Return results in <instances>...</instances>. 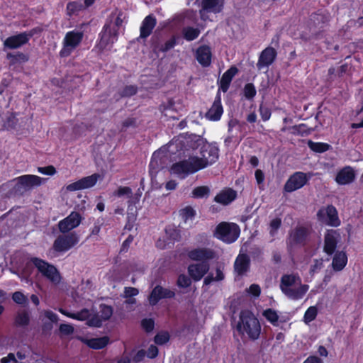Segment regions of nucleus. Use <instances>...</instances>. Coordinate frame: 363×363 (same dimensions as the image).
I'll use <instances>...</instances> for the list:
<instances>
[{"mask_svg": "<svg viewBox=\"0 0 363 363\" xmlns=\"http://www.w3.org/2000/svg\"><path fill=\"white\" fill-rule=\"evenodd\" d=\"M28 43L26 32L8 37L4 42V46L9 49H17Z\"/></svg>", "mask_w": 363, "mask_h": 363, "instance_id": "nucleus-21", "label": "nucleus"}, {"mask_svg": "<svg viewBox=\"0 0 363 363\" xmlns=\"http://www.w3.org/2000/svg\"><path fill=\"white\" fill-rule=\"evenodd\" d=\"M79 242V237L75 233L68 235H59L53 243V249L58 252H66L77 245Z\"/></svg>", "mask_w": 363, "mask_h": 363, "instance_id": "nucleus-12", "label": "nucleus"}, {"mask_svg": "<svg viewBox=\"0 0 363 363\" xmlns=\"http://www.w3.org/2000/svg\"><path fill=\"white\" fill-rule=\"evenodd\" d=\"M340 238L339 230L329 229L325 233L323 251L328 255H333L336 251Z\"/></svg>", "mask_w": 363, "mask_h": 363, "instance_id": "nucleus-16", "label": "nucleus"}, {"mask_svg": "<svg viewBox=\"0 0 363 363\" xmlns=\"http://www.w3.org/2000/svg\"><path fill=\"white\" fill-rule=\"evenodd\" d=\"M348 261L347 253L345 251H336L334 253L331 266L335 272L342 271L347 265Z\"/></svg>", "mask_w": 363, "mask_h": 363, "instance_id": "nucleus-29", "label": "nucleus"}, {"mask_svg": "<svg viewBox=\"0 0 363 363\" xmlns=\"http://www.w3.org/2000/svg\"><path fill=\"white\" fill-rule=\"evenodd\" d=\"M286 130H290V133L294 135L301 137L308 136L313 131V128H308L305 123H300L289 128L284 127L281 128V131L283 132Z\"/></svg>", "mask_w": 363, "mask_h": 363, "instance_id": "nucleus-31", "label": "nucleus"}, {"mask_svg": "<svg viewBox=\"0 0 363 363\" xmlns=\"http://www.w3.org/2000/svg\"><path fill=\"white\" fill-rule=\"evenodd\" d=\"M82 221V216L79 212L72 211L68 216L58 223V228L61 233H65L79 226Z\"/></svg>", "mask_w": 363, "mask_h": 363, "instance_id": "nucleus-18", "label": "nucleus"}, {"mask_svg": "<svg viewBox=\"0 0 363 363\" xmlns=\"http://www.w3.org/2000/svg\"><path fill=\"white\" fill-rule=\"evenodd\" d=\"M225 0H202L201 1V13L202 10L207 12L219 13L224 9Z\"/></svg>", "mask_w": 363, "mask_h": 363, "instance_id": "nucleus-27", "label": "nucleus"}, {"mask_svg": "<svg viewBox=\"0 0 363 363\" xmlns=\"http://www.w3.org/2000/svg\"><path fill=\"white\" fill-rule=\"evenodd\" d=\"M146 356V351L143 349L138 350L132 357L133 363H139L142 362Z\"/></svg>", "mask_w": 363, "mask_h": 363, "instance_id": "nucleus-63", "label": "nucleus"}, {"mask_svg": "<svg viewBox=\"0 0 363 363\" xmlns=\"http://www.w3.org/2000/svg\"><path fill=\"white\" fill-rule=\"evenodd\" d=\"M262 315L265 319L274 326H278L279 315L273 308H267L262 313Z\"/></svg>", "mask_w": 363, "mask_h": 363, "instance_id": "nucleus-41", "label": "nucleus"}, {"mask_svg": "<svg viewBox=\"0 0 363 363\" xmlns=\"http://www.w3.org/2000/svg\"><path fill=\"white\" fill-rule=\"evenodd\" d=\"M139 294V290L135 287H125L123 297L125 298L136 296Z\"/></svg>", "mask_w": 363, "mask_h": 363, "instance_id": "nucleus-60", "label": "nucleus"}, {"mask_svg": "<svg viewBox=\"0 0 363 363\" xmlns=\"http://www.w3.org/2000/svg\"><path fill=\"white\" fill-rule=\"evenodd\" d=\"M164 231L169 243H174L180 240L181 230L174 225H169L166 226Z\"/></svg>", "mask_w": 363, "mask_h": 363, "instance_id": "nucleus-33", "label": "nucleus"}, {"mask_svg": "<svg viewBox=\"0 0 363 363\" xmlns=\"http://www.w3.org/2000/svg\"><path fill=\"white\" fill-rule=\"evenodd\" d=\"M84 38L82 31L73 30L68 31L63 39L62 48L60 51L61 57L69 56L82 43Z\"/></svg>", "mask_w": 363, "mask_h": 363, "instance_id": "nucleus-5", "label": "nucleus"}, {"mask_svg": "<svg viewBox=\"0 0 363 363\" xmlns=\"http://www.w3.org/2000/svg\"><path fill=\"white\" fill-rule=\"evenodd\" d=\"M38 172L40 174L52 176L56 173V169L52 165L38 167Z\"/></svg>", "mask_w": 363, "mask_h": 363, "instance_id": "nucleus-58", "label": "nucleus"}, {"mask_svg": "<svg viewBox=\"0 0 363 363\" xmlns=\"http://www.w3.org/2000/svg\"><path fill=\"white\" fill-rule=\"evenodd\" d=\"M177 37L173 35L169 40H167L164 44L161 45L159 50L162 52H167L177 44Z\"/></svg>", "mask_w": 363, "mask_h": 363, "instance_id": "nucleus-49", "label": "nucleus"}, {"mask_svg": "<svg viewBox=\"0 0 363 363\" xmlns=\"http://www.w3.org/2000/svg\"><path fill=\"white\" fill-rule=\"evenodd\" d=\"M182 34L186 40L192 41L199 36L200 30L191 26H186L183 28Z\"/></svg>", "mask_w": 363, "mask_h": 363, "instance_id": "nucleus-38", "label": "nucleus"}, {"mask_svg": "<svg viewBox=\"0 0 363 363\" xmlns=\"http://www.w3.org/2000/svg\"><path fill=\"white\" fill-rule=\"evenodd\" d=\"M159 350L155 345H150L146 352V356L150 359H155L157 357Z\"/></svg>", "mask_w": 363, "mask_h": 363, "instance_id": "nucleus-61", "label": "nucleus"}, {"mask_svg": "<svg viewBox=\"0 0 363 363\" xmlns=\"http://www.w3.org/2000/svg\"><path fill=\"white\" fill-rule=\"evenodd\" d=\"M196 59L203 67L211 65L212 60V52L208 45H203L199 46L196 51Z\"/></svg>", "mask_w": 363, "mask_h": 363, "instance_id": "nucleus-20", "label": "nucleus"}, {"mask_svg": "<svg viewBox=\"0 0 363 363\" xmlns=\"http://www.w3.org/2000/svg\"><path fill=\"white\" fill-rule=\"evenodd\" d=\"M201 170L194 157L174 163L170 168L171 173L180 179L186 178L189 174Z\"/></svg>", "mask_w": 363, "mask_h": 363, "instance_id": "nucleus-7", "label": "nucleus"}, {"mask_svg": "<svg viewBox=\"0 0 363 363\" xmlns=\"http://www.w3.org/2000/svg\"><path fill=\"white\" fill-rule=\"evenodd\" d=\"M310 231L305 226H296L289 233L286 240L289 250L296 247H304L307 244Z\"/></svg>", "mask_w": 363, "mask_h": 363, "instance_id": "nucleus-8", "label": "nucleus"}, {"mask_svg": "<svg viewBox=\"0 0 363 363\" xmlns=\"http://www.w3.org/2000/svg\"><path fill=\"white\" fill-rule=\"evenodd\" d=\"M308 286L302 284L298 274H284L280 280L281 292L291 300L301 299L308 290Z\"/></svg>", "mask_w": 363, "mask_h": 363, "instance_id": "nucleus-2", "label": "nucleus"}, {"mask_svg": "<svg viewBox=\"0 0 363 363\" xmlns=\"http://www.w3.org/2000/svg\"><path fill=\"white\" fill-rule=\"evenodd\" d=\"M84 9V4L82 0H77L74 1L69 2L67 4L66 11L67 15L69 17L72 16H77L79 13Z\"/></svg>", "mask_w": 363, "mask_h": 363, "instance_id": "nucleus-35", "label": "nucleus"}, {"mask_svg": "<svg viewBox=\"0 0 363 363\" xmlns=\"http://www.w3.org/2000/svg\"><path fill=\"white\" fill-rule=\"evenodd\" d=\"M174 296L175 292L174 291L157 284L152 289L147 299L150 305L155 306L160 300L164 298H173Z\"/></svg>", "mask_w": 363, "mask_h": 363, "instance_id": "nucleus-14", "label": "nucleus"}, {"mask_svg": "<svg viewBox=\"0 0 363 363\" xmlns=\"http://www.w3.org/2000/svg\"><path fill=\"white\" fill-rule=\"evenodd\" d=\"M191 277L186 276L184 274H181L178 276L177 280V285L179 288H188L191 285Z\"/></svg>", "mask_w": 363, "mask_h": 363, "instance_id": "nucleus-52", "label": "nucleus"}, {"mask_svg": "<svg viewBox=\"0 0 363 363\" xmlns=\"http://www.w3.org/2000/svg\"><path fill=\"white\" fill-rule=\"evenodd\" d=\"M318 315V308L316 306H310L306 311L303 315V320L306 323H309L314 320Z\"/></svg>", "mask_w": 363, "mask_h": 363, "instance_id": "nucleus-44", "label": "nucleus"}, {"mask_svg": "<svg viewBox=\"0 0 363 363\" xmlns=\"http://www.w3.org/2000/svg\"><path fill=\"white\" fill-rule=\"evenodd\" d=\"M116 195L118 197L123 196L124 195L130 197L132 196V190L128 186H120L116 192Z\"/></svg>", "mask_w": 363, "mask_h": 363, "instance_id": "nucleus-62", "label": "nucleus"}, {"mask_svg": "<svg viewBox=\"0 0 363 363\" xmlns=\"http://www.w3.org/2000/svg\"><path fill=\"white\" fill-rule=\"evenodd\" d=\"M236 330L242 338L247 337L251 341H255L259 338L261 325L257 318L250 311H241Z\"/></svg>", "mask_w": 363, "mask_h": 363, "instance_id": "nucleus-1", "label": "nucleus"}, {"mask_svg": "<svg viewBox=\"0 0 363 363\" xmlns=\"http://www.w3.org/2000/svg\"><path fill=\"white\" fill-rule=\"evenodd\" d=\"M100 175L94 173L90 176L82 177V179L68 184L66 189L68 191H76L86 189L94 186L99 179Z\"/></svg>", "mask_w": 363, "mask_h": 363, "instance_id": "nucleus-17", "label": "nucleus"}, {"mask_svg": "<svg viewBox=\"0 0 363 363\" xmlns=\"http://www.w3.org/2000/svg\"><path fill=\"white\" fill-rule=\"evenodd\" d=\"M223 113V108L221 104V97L218 93L215 97L211 107L206 113V118L212 121H218L220 119Z\"/></svg>", "mask_w": 363, "mask_h": 363, "instance_id": "nucleus-22", "label": "nucleus"}, {"mask_svg": "<svg viewBox=\"0 0 363 363\" xmlns=\"http://www.w3.org/2000/svg\"><path fill=\"white\" fill-rule=\"evenodd\" d=\"M162 169V161L161 159L159 157V153L155 152L152 155L149 164V174L151 177L152 181L156 178L157 173Z\"/></svg>", "mask_w": 363, "mask_h": 363, "instance_id": "nucleus-32", "label": "nucleus"}, {"mask_svg": "<svg viewBox=\"0 0 363 363\" xmlns=\"http://www.w3.org/2000/svg\"><path fill=\"white\" fill-rule=\"evenodd\" d=\"M82 342L88 346L89 348L94 350H101L106 347L109 342L110 338L108 336H103L100 337L93 338H82Z\"/></svg>", "mask_w": 363, "mask_h": 363, "instance_id": "nucleus-28", "label": "nucleus"}, {"mask_svg": "<svg viewBox=\"0 0 363 363\" xmlns=\"http://www.w3.org/2000/svg\"><path fill=\"white\" fill-rule=\"evenodd\" d=\"M12 299L16 303L23 306H27L28 304V298L21 291L13 293Z\"/></svg>", "mask_w": 363, "mask_h": 363, "instance_id": "nucleus-46", "label": "nucleus"}, {"mask_svg": "<svg viewBox=\"0 0 363 363\" xmlns=\"http://www.w3.org/2000/svg\"><path fill=\"white\" fill-rule=\"evenodd\" d=\"M247 292L255 297H258L261 294V288L258 284H252L247 289Z\"/></svg>", "mask_w": 363, "mask_h": 363, "instance_id": "nucleus-64", "label": "nucleus"}, {"mask_svg": "<svg viewBox=\"0 0 363 363\" xmlns=\"http://www.w3.org/2000/svg\"><path fill=\"white\" fill-rule=\"evenodd\" d=\"M90 316L91 313L89 310L87 308H83L80 311L73 313V315H70V318L83 321L87 320Z\"/></svg>", "mask_w": 363, "mask_h": 363, "instance_id": "nucleus-50", "label": "nucleus"}, {"mask_svg": "<svg viewBox=\"0 0 363 363\" xmlns=\"http://www.w3.org/2000/svg\"><path fill=\"white\" fill-rule=\"evenodd\" d=\"M238 72V69L235 66H231L228 69H227L218 80V83L219 90L222 91L223 93L227 92L233 77Z\"/></svg>", "mask_w": 363, "mask_h": 363, "instance_id": "nucleus-24", "label": "nucleus"}, {"mask_svg": "<svg viewBox=\"0 0 363 363\" xmlns=\"http://www.w3.org/2000/svg\"><path fill=\"white\" fill-rule=\"evenodd\" d=\"M312 174L303 172H296L292 174L284 186V191L291 193L304 186L311 179Z\"/></svg>", "mask_w": 363, "mask_h": 363, "instance_id": "nucleus-10", "label": "nucleus"}, {"mask_svg": "<svg viewBox=\"0 0 363 363\" xmlns=\"http://www.w3.org/2000/svg\"><path fill=\"white\" fill-rule=\"evenodd\" d=\"M259 111L262 120L263 121H267L268 120H269L271 115H272V111L269 107L264 106V105H260Z\"/></svg>", "mask_w": 363, "mask_h": 363, "instance_id": "nucleus-57", "label": "nucleus"}, {"mask_svg": "<svg viewBox=\"0 0 363 363\" xmlns=\"http://www.w3.org/2000/svg\"><path fill=\"white\" fill-rule=\"evenodd\" d=\"M188 257L199 262H206L217 259L218 255L216 252L208 247H197L189 250L187 253Z\"/></svg>", "mask_w": 363, "mask_h": 363, "instance_id": "nucleus-13", "label": "nucleus"}, {"mask_svg": "<svg viewBox=\"0 0 363 363\" xmlns=\"http://www.w3.org/2000/svg\"><path fill=\"white\" fill-rule=\"evenodd\" d=\"M216 277H213L211 273L208 274L203 279V285L207 286L211 284L213 281H220L225 279L223 270L220 267H216Z\"/></svg>", "mask_w": 363, "mask_h": 363, "instance_id": "nucleus-40", "label": "nucleus"}, {"mask_svg": "<svg viewBox=\"0 0 363 363\" xmlns=\"http://www.w3.org/2000/svg\"><path fill=\"white\" fill-rule=\"evenodd\" d=\"M210 189L206 186H200L194 189L192 196L194 198L200 199L208 196Z\"/></svg>", "mask_w": 363, "mask_h": 363, "instance_id": "nucleus-48", "label": "nucleus"}, {"mask_svg": "<svg viewBox=\"0 0 363 363\" xmlns=\"http://www.w3.org/2000/svg\"><path fill=\"white\" fill-rule=\"evenodd\" d=\"M18 122L15 113H8L3 120V128L6 130H11L16 128Z\"/></svg>", "mask_w": 363, "mask_h": 363, "instance_id": "nucleus-36", "label": "nucleus"}, {"mask_svg": "<svg viewBox=\"0 0 363 363\" xmlns=\"http://www.w3.org/2000/svg\"><path fill=\"white\" fill-rule=\"evenodd\" d=\"M170 340V335L166 330L158 332L154 337V342L157 345H163L167 343Z\"/></svg>", "mask_w": 363, "mask_h": 363, "instance_id": "nucleus-42", "label": "nucleus"}, {"mask_svg": "<svg viewBox=\"0 0 363 363\" xmlns=\"http://www.w3.org/2000/svg\"><path fill=\"white\" fill-rule=\"evenodd\" d=\"M157 24L156 18L150 14L147 16L143 21L140 28V37L141 38H147L150 36Z\"/></svg>", "mask_w": 363, "mask_h": 363, "instance_id": "nucleus-26", "label": "nucleus"}, {"mask_svg": "<svg viewBox=\"0 0 363 363\" xmlns=\"http://www.w3.org/2000/svg\"><path fill=\"white\" fill-rule=\"evenodd\" d=\"M182 218L186 222L188 220H192L196 216V211L190 206H187L179 211Z\"/></svg>", "mask_w": 363, "mask_h": 363, "instance_id": "nucleus-43", "label": "nucleus"}, {"mask_svg": "<svg viewBox=\"0 0 363 363\" xmlns=\"http://www.w3.org/2000/svg\"><path fill=\"white\" fill-rule=\"evenodd\" d=\"M101 318L103 320H108L113 315V307L104 303L100 305Z\"/></svg>", "mask_w": 363, "mask_h": 363, "instance_id": "nucleus-45", "label": "nucleus"}, {"mask_svg": "<svg viewBox=\"0 0 363 363\" xmlns=\"http://www.w3.org/2000/svg\"><path fill=\"white\" fill-rule=\"evenodd\" d=\"M59 331L65 335H70L74 333V327L70 324L62 323L59 327Z\"/></svg>", "mask_w": 363, "mask_h": 363, "instance_id": "nucleus-59", "label": "nucleus"}, {"mask_svg": "<svg viewBox=\"0 0 363 363\" xmlns=\"http://www.w3.org/2000/svg\"><path fill=\"white\" fill-rule=\"evenodd\" d=\"M277 57V51L275 48L268 46L264 48L259 54L257 67L259 70L266 69L267 70L276 60Z\"/></svg>", "mask_w": 363, "mask_h": 363, "instance_id": "nucleus-15", "label": "nucleus"}, {"mask_svg": "<svg viewBox=\"0 0 363 363\" xmlns=\"http://www.w3.org/2000/svg\"><path fill=\"white\" fill-rule=\"evenodd\" d=\"M281 225V219L280 218H275L270 221L269 223V235L272 237H274L278 230Z\"/></svg>", "mask_w": 363, "mask_h": 363, "instance_id": "nucleus-51", "label": "nucleus"}, {"mask_svg": "<svg viewBox=\"0 0 363 363\" xmlns=\"http://www.w3.org/2000/svg\"><path fill=\"white\" fill-rule=\"evenodd\" d=\"M209 269V263L203 262L189 264L187 272L194 281H199L208 273Z\"/></svg>", "mask_w": 363, "mask_h": 363, "instance_id": "nucleus-19", "label": "nucleus"}, {"mask_svg": "<svg viewBox=\"0 0 363 363\" xmlns=\"http://www.w3.org/2000/svg\"><path fill=\"white\" fill-rule=\"evenodd\" d=\"M141 327L146 333H151L155 328V320L152 318H143L141 320Z\"/></svg>", "mask_w": 363, "mask_h": 363, "instance_id": "nucleus-55", "label": "nucleus"}, {"mask_svg": "<svg viewBox=\"0 0 363 363\" xmlns=\"http://www.w3.org/2000/svg\"><path fill=\"white\" fill-rule=\"evenodd\" d=\"M30 262L37 268L38 272L50 281L53 283H58L60 281V273L54 265L38 257H32Z\"/></svg>", "mask_w": 363, "mask_h": 363, "instance_id": "nucleus-9", "label": "nucleus"}, {"mask_svg": "<svg viewBox=\"0 0 363 363\" xmlns=\"http://www.w3.org/2000/svg\"><path fill=\"white\" fill-rule=\"evenodd\" d=\"M308 147L313 152L323 153L330 148V145L325 143L313 142L311 140L308 141Z\"/></svg>", "mask_w": 363, "mask_h": 363, "instance_id": "nucleus-39", "label": "nucleus"}, {"mask_svg": "<svg viewBox=\"0 0 363 363\" xmlns=\"http://www.w3.org/2000/svg\"><path fill=\"white\" fill-rule=\"evenodd\" d=\"M355 179V172L350 166H346L341 169L335 177V181L338 184L345 185L352 183Z\"/></svg>", "mask_w": 363, "mask_h": 363, "instance_id": "nucleus-25", "label": "nucleus"}, {"mask_svg": "<svg viewBox=\"0 0 363 363\" xmlns=\"http://www.w3.org/2000/svg\"><path fill=\"white\" fill-rule=\"evenodd\" d=\"M201 157L194 156L196 163L201 169L216 163L219 158V147L217 143L203 142L199 144Z\"/></svg>", "mask_w": 363, "mask_h": 363, "instance_id": "nucleus-3", "label": "nucleus"}, {"mask_svg": "<svg viewBox=\"0 0 363 363\" xmlns=\"http://www.w3.org/2000/svg\"><path fill=\"white\" fill-rule=\"evenodd\" d=\"M15 325L17 327H26L30 323V315L27 311L18 312L14 319Z\"/></svg>", "mask_w": 363, "mask_h": 363, "instance_id": "nucleus-37", "label": "nucleus"}, {"mask_svg": "<svg viewBox=\"0 0 363 363\" xmlns=\"http://www.w3.org/2000/svg\"><path fill=\"white\" fill-rule=\"evenodd\" d=\"M102 318L96 313L88 318L86 323L89 326L99 328L102 325Z\"/></svg>", "mask_w": 363, "mask_h": 363, "instance_id": "nucleus-56", "label": "nucleus"}, {"mask_svg": "<svg viewBox=\"0 0 363 363\" xmlns=\"http://www.w3.org/2000/svg\"><path fill=\"white\" fill-rule=\"evenodd\" d=\"M244 96L247 99H252L257 93L255 86L252 83H247L244 86Z\"/></svg>", "mask_w": 363, "mask_h": 363, "instance_id": "nucleus-53", "label": "nucleus"}, {"mask_svg": "<svg viewBox=\"0 0 363 363\" xmlns=\"http://www.w3.org/2000/svg\"><path fill=\"white\" fill-rule=\"evenodd\" d=\"M240 230L236 223L222 222L215 230L214 235L226 243L234 242L239 237Z\"/></svg>", "mask_w": 363, "mask_h": 363, "instance_id": "nucleus-4", "label": "nucleus"}, {"mask_svg": "<svg viewBox=\"0 0 363 363\" xmlns=\"http://www.w3.org/2000/svg\"><path fill=\"white\" fill-rule=\"evenodd\" d=\"M317 218L319 221L329 226L338 227L341 224L337 211L332 204L320 208L317 212Z\"/></svg>", "mask_w": 363, "mask_h": 363, "instance_id": "nucleus-11", "label": "nucleus"}, {"mask_svg": "<svg viewBox=\"0 0 363 363\" xmlns=\"http://www.w3.org/2000/svg\"><path fill=\"white\" fill-rule=\"evenodd\" d=\"M138 92L136 85H126L119 92L121 97H130L135 95Z\"/></svg>", "mask_w": 363, "mask_h": 363, "instance_id": "nucleus-47", "label": "nucleus"}, {"mask_svg": "<svg viewBox=\"0 0 363 363\" xmlns=\"http://www.w3.org/2000/svg\"><path fill=\"white\" fill-rule=\"evenodd\" d=\"M47 179L34 174L21 175L16 179V184L13 187V191L15 194L23 195L26 191L40 186L43 182Z\"/></svg>", "mask_w": 363, "mask_h": 363, "instance_id": "nucleus-6", "label": "nucleus"}, {"mask_svg": "<svg viewBox=\"0 0 363 363\" xmlns=\"http://www.w3.org/2000/svg\"><path fill=\"white\" fill-rule=\"evenodd\" d=\"M237 197V192L228 188L219 192L214 198V201L226 206L233 202Z\"/></svg>", "mask_w": 363, "mask_h": 363, "instance_id": "nucleus-30", "label": "nucleus"}, {"mask_svg": "<svg viewBox=\"0 0 363 363\" xmlns=\"http://www.w3.org/2000/svg\"><path fill=\"white\" fill-rule=\"evenodd\" d=\"M138 127L137 118L128 117L122 122L121 130L125 132L129 128H135Z\"/></svg>", "mask_w": 363, "mask_h": 363, "instance_id": "nucleus-54", "label": "nucleus"}, {"mask_svg": "<svg viewBox=\"0 0 363 363\" xmlns=\"http://www.w3.org/2000/svg\"><path fill=\"white\" fill-rule=\"evenodd\" d=\"M250 268V258L245 254H239L234 262V270L240 276L246 274Z\"/></svg>", "mask_w": 363, "mask_h": 363, "instance_id": "nucleus-23", "label": "nucleus"}, {"mask_svg": "<svg viewBox=\"0 0 363 363\" xmlns=\"http://www.w3.org/2000/svg\"><path fill=\"white\" fill-rule=\"evenodd\" d=\"M110 28V24L106 23L101 33H99V48L101 50H104L106 47L111 44V38L108 35V30Z\"/></svg>", "mask_w": 363, "mask_h": 363, "instance_id": "nucleus-34", "label": "nucleus"}]
</instances>
